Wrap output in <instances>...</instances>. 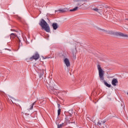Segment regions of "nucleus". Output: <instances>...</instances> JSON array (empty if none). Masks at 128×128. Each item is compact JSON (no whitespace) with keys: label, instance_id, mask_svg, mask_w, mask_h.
I'll return each mask as SVG.
<instances>
[{"label":"nucleus","instance_id":"4","mask_svg":"<svg viewBox=\"0 0 128 128\" xmlns=\"http://www.w3.org/2000/svg\"><path fill=\"white\" fill-rule=\"evenodd\" d=\"M72 118V114H70L68 116H66L65 120L66 122H68L69 124H74L76 122V121H74L73 119L71 118Z\"/></svg>","mask_w":128,"mask_h":128},{"label":"nucleus","instance_id":"8","mask_svg":"<svg viewBox=\"0 0 128 128\" xmlns=\"http://www.w3.org/2000/svg\"><path fill=\"white\" fill-rule=\"evenodd\" d=\"M38 72H40V78L41 80H42V78H43L42 76H44V70L39 69Z\"/></svg>","mask_w":128,"mask_h":128},{"label":"nucleus","instance_id":"1","mask_svg":"<svg viewBox=\"0 0 128 128\" xmlns=\"http://www.w3.org/2000/svg\"><path fill=\"white\" fill-rule=\"evenodd\" d=\"M40 26H41L42 30L46 31V32H50V26L47 24L46 22L44 19H42L40 22L39 23Z\"/></svg>","mask_w":128,"mask_h":128},{"label":"nucleus","instance_id":"22","mask_svg":"<svg viewBox=\"0 0 128 128\" xmlns=\"http://www.w3.org/2000/svg\"><path fill=\"white\" fill-rule=\"evenodd\" d=\"M73 56H74V58H76V54H73Z\"/></svg>","mask_w":128,"mask_h":128},{"label":"nucleus","instance_id":"11","mask_svg":"<svg viewBox=\"0 0 128 128\" xmlns=\"http://www.w3.org/2000/svg\"><path fill=\"white\" fill-rule=\"evenodd\" d=\"M92 10H94V12H96L98 14H100V12H102V9H98V8H93Z\"/></svg>","mask_w":128,"mask_h":128},{"label":"nucleus","instance_id":"19","mask_svg":"<svg viewBox=\"0 0 128 128\" xmlns=\"http://www.w3.org/2000/svg\"><path fill=\"white\" fill-rule=\"evenodd\" d=\"M58 110L60 109V104H58Z\"/></svg>","mask_w":128,"mask_h":128},{"label":"nucleus","instance_id":"18","mask_svg":"<svg viewBox=\"0 0 128 128\" xmlns=\"http://www.w3.org/2000/svg\"><path fill=\"white\" fill-rule=\"evenodd\" d=\"M60 110H61L60 109H58V116H60Z\"/></svg>","mask_w":128,"mask_h":128},{"label":"nucleus","instance_id":"5","mask_svg":"<svg viewBox=\"0 0 128 128\" xmlns=\"http://www.w3.org/2000/svg\"><path fill=\"white\" fill-rule=\"evenodd\" d=\"M40 58V54L36 52L34 55H33L31 58H30V60L32 62L34 60H38Z\"/></svg>","mask_w":128,"mask_h":128},{"label":"nucleus","instance_id":"13","mask_svg":"<svg viewBox=\"0 0 128 128\" xmlns=\"http://www.w3.org/2000/svg\"><path fill=\"white\" fill-rule=\"evenodd\" d=\"M10 38H16V34L14 33H12L10 35Z\"/></svg>","mask_w":128,"mask_h":128},{"label":"nucleus","instance_id":"7","mask_svg":"<svg viewBox=\"0 0 128 128\" xmlns=\"http://www.w3.org/2000/svg\"><path fill=\"white\" fill-rule=\"evenodd\" d=\"M55 12H60L61 14H64V12H68V8H64L60 9V10H56Z\"/></svg>","mask_w":128,"mask_h":128},{"label":"nucleus","instance_id":"9","mask_svg":"<svg viewBox=\"0 0 128 128\" xmlns=\"http://www.w3.org/2000/svg\"><path fill=\"white\" fill-rule=\"evenodd\" d=\"M64 62L66 66H70V60L68 58H66L64 60Z\"/></svg>","mask_w":128,"mask_h":128},{"label":"nucleus","instance_id":"16","mask_svg":"<svg viewBox=\"0 0 128 128\" xmlns=\"http://www.w3.org/2000/svg\"><path fill=\"white\" fill-rule=\"evenodd\" d=\"M99 60L101 62H104V58L102 56H100V57H99Z\"/></svg>","mask_w":128,"mask_h":128},{"label":"nucleus","instance_id":"10","mask_svg":"<svg viewBox=\"0 0 128 128\" xmlns=\"http://www.w3.org/2000/svg\"><path fill=\"white\" fill-rule=\"evenodd\" d=\"M118 80L113 79L112 80V86H116V84H118Z\"/></svg>","mask_w":128,"mask_h":128},{"label":"nucleus","instance_id":"24","mask_svg":"<svg viewBox=\"0 0 128 128\" xmlns=\"http://www.w3.org/2000/svg\"><path fill=\"white\" fill-rule=\"evenodd\" d=\"M19 42H20V40H19Z\"/></svg>","mask_w":128,"mask_h":128},{"label":"nucleus","instance_id":"14","mask_svg":"<svg viewBox=\"0 0 128 128\" xmlns=\"http://www.w3.org/2000/svg\"><path fill=\"white\" fill-rule=\"evenodd\" d=\"M104 84H105V86H108V88H110V86H112L110 84H108V82H106V81L104 80Z\"/></svg>","mask_w":128,"mask_h":128},{"label":"nucleus","instance_id":"12","mask_svg":"<svg viewBox=\"0 0 128 128\" xmlns=\"http://www.w3.org/2000/svg\"><path fill=\"white\" fill-rule=\"evenodd\" d=\"M52 26L54 28V30H56L58 28V24L56 23H54L52 24Z\"/></svg>","mask_w":128,"mask_h":128},{"label":"nucleus","instance_id":"25","mask_svg":"<svg viewBox=\"0 0 128 128\" xmlns=\"http://www.w3.org/2000/svg\"><path fill=\"white\" fill-rule=\"evenodd\" d=\"M127 94H128V92H127Z\"/></svg>","mask_w":128,"mask_h":128},{"label":"nucleus","instance_id":"23","mask_svg":"<svg viewBox=\"0 0 128 128\" xmlns=\"http://www.w3.org/2000/svg\"><path fill=\"white\" fill-rule=\"evenodd\" d=\"M11 30L12 32V31H14V30L12 29Z\"/></svg>","mask_w":128,"mask_h":128},{"label":"nucleus","instance_id":"3","mask_svg":"<svg viewBox=\"0 0 128 128\" xmlns=\"http://www.w3.org/2000/svg\"><path fill=\"white\" fill-rule=\"evenodd\" d=\"M97 68L98 71V76L100 80H104V71L102 68V66L100 64L97 66Z\"/></svg>","mask_w":128,"mask_h":128},{"label":"nucleus","instance_id":"20","mask_svg":"<svg viewBox=\"0 0 128 128\" xmlns=\"http://www.w3.org/2000/svg\"><path fill=\"white\" fill-rule=\"evenodd\" d=\"M98 124L99 126H102V122H98Z\"/></svg>","mask_w":128,"mask_h":128},{"label":"nucleus","instance_id":"21","mask_svg":"<svg viewBox=\"0 0 128 128\" xmlns=\"http://www.w3.org/2000/svg\"><path fill=\"white\" fill-rule=\"evenodd\" d=\"M101 123L102 124H106V121H102Z\"/></svg>","mask_w":128,"mask_h":128},{"label":"nucleus","instance_id":"15","mask_svg":"<svg viewBox=\"0 0 128 128\" xmlns=\"http://www.w3.org/2000/svg\"><path fill=\"white\" fill-rule=\"evenodd\" d=\"M34 104H36V102H34L32 104L30 105V110L34 108Z\"/></svg>","mask_w":128,"mask_h":128},{"label":"nucleus","instance_id":"6","mask_svg":"<svg viewBox=\"0 0 128 128\" xmlns=\"http://www.w3.org/2000/svg\"><path fill=\"white\" fill-rule=\"evenodd\" d=\"M114 34L118 36H122V38H128V34H124L120 32H116Z\"/></svg>","mask_w":128,"mask_h":128},{"label":"nucleus","instance_id":"17","mask_svg":"<svg viewBox=\"0 0 128 128\" xmlns=\"http://www.w3.org/2000/svg\"><path fill=\"white\" fill-rule=\"evenodd\" d=\"M64 126V124H58V128H62Z\"/></svg>","mask_w":128,"mask_h":128},{"label":"nucleus","instance_id":"2","mask_svg":"<svg viewBox=\"0 0 128 128\" xmlns=\"http://www.w3.org/2000/svg\"><path fill=\"white\" fill-rule=\"evenodd\" d=\"M75 0L76 2H77V4H76L77 6H76L75 8L72 10H70V12H76L78 10V8H80L82 6H84V4H86V0Z\"/></svg>","mask_w":128,"mask_h":128}]
</instances>
